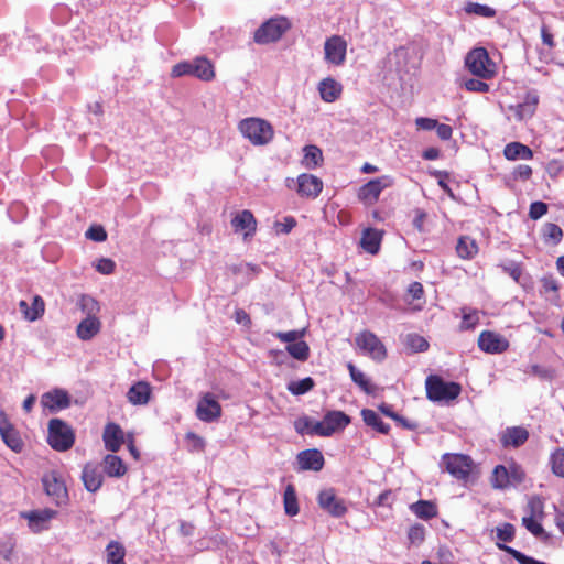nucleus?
Here are the masks:
<instances>
[{"instance_id":"nucleus-1","label":"nucleus","mask_w":564,"mask_h":564,"mask_svg":"<svg viewBox=\"0 0 564 564\" xmlns=\"http://www.w3.org/2000/svg\"><path fill=\"white\" fill-rule=\"evenodd\" d=\"M238 129L253 145H265L270 143L274 137L272 124L257 117L242 119L238 124Z\"/></svg>"},{"instance_id":"nucleus-2","label":"nucleus","mask_w":564,"mask_h":564,"mask_svg":"<svg viewBox=\"0 0 564 564\" xmlns=\"http://www.w3.org/2000/svg\"><path fill=\"white\" fill-rule=\"evenodd\" d=\"M47 443L57 452H66L75 443L74 430L61 419H51L47 426Z\"/></svg>"},{"instance_id":"nucleus-3","label":"nucleus","mask_w":564,"mask_h":564,"mask_svg":"<svg viewBox=\"0 0 564 564\" xmlns=\"http://www.w3.org/2000/svg\"><path fill=\"white\" fill-rule=\"evenodd\" d=\"M426 395L431 401L449 402L455 400L462 392V387L457 382H446L436 375H431L425 381Z\"/></svg>"},{"instance_id":"nucleus-4","label":"nucleus","mask_w":564,"mask_h":564,"mask_svg":"<svg viewBox=\"0 0 564 564\" xmlns=\"http://www.w3.org/2000/svg\"><path fill=\"white\" fill-rule=\"evenodd\" d=\"M465 65L473 75L482 79H490L496 75V64L485 47H476L468 52Z\"/></svg>"},{"instance_id":"nucleus-5","label":"nucleus","mask_w":564,"mask_h":564,"mask_svg":"<svg viewBox=\"0 0 564 564\" xmlns=\"http://www.w3.org/2000/svg\"><path fill=\"white\" fill-rule=\"evenodd\" d=\"M291 28L284 17L272 18L262 23L254 32L253 40L258 44H269L279 41Z\"/></svg>"},{"instance_id":"nucleus-6","label":"nucleus","mask_w":564,"mask_h":564,"mask_svg":"<svg viewBox=\"0 0 564 564\" xmlns=\"http://www.w3.org/2000/svg\"><path fill=\"white\" fill-rule=\"evenodd\" d=\"M44 492L52 499L56 507H64L69 501L68 490L64 479L56 470L44 473L41 478Z\"/></svg>"},{"instance_id":"nucleus-7","label":"nucleus","mask_w":564,"mask_h":564,"mask_svg":"<svg viewBox=\"0 0 564 564\" xmlns=\"http://www.w3.org/2000/svg\"><path fill=\"white\" fill-rule=\"evenodd\" d=\"M355 344L361 354L377 362L383 361L388 356L386 345L370 330L365 329L358 333L355 337Z\"/></svg>"},{"instance_id":"nucleus-8","label":"nucleus","mask_w":564,"mask_h":564,"mask_svg":"<svg viewBox=\"0 0 564 564\" xmlns=\"http://www.w3.org/2000/svg\"><path fill=\"white\" fill-rule=\"evenodd\" d=\"M394 185V178L391 175H381L364 184L358 191V199L365 205L376 204L383 189Z\"/></svg>"},{"instance_id":"nucleus-9","label":"nucleus","mask_w":564,"mask_h":564,"mask_svg":"<svg viewBox=\"0 0 564 564\" xmlns=\"http://www.w3.org/2000/svg\"><path fill=\"white\" fill-rule=\"evenodd\" d=\"M350 417L343 411H328L322 421H316L314 432L318 436H330L350 424Z\"/></svg>"},{"instance_id":"nucleus-10","label":"nucleus","mask_w":564,"mask_h":564,"mask_svg":"<svg viewBox=\"0 0 564 564\" xmlns=\"http://www.w3.org/2000/svg\"><path fill=\"white\" fill-rule=\"evenodd\" d=\"M291 183L296 184V193L300 197L306 199H315L323 191V181L313 174L302 173L297 176L296 182L293 178L286 180V186L291 187Z\"/></svg>"},{"instance_id":"nucleus-11","label":"nucleus","mask_w":564,"mask_h":564,"mask_svg":"<svg viewBox=\"0 0 564 564\" xmlns=\"http://www.w3.org/2000/svg\"><path fill=\"white\" fill-rule=\"evenodd\" d=\"M442 463L445 469L456 479H467L473 469V459L463 454H444Z\"/></svg>"},{"instance_id":"nucleus-12","label":"nucleus","mask_w":564,"mask_h":564,"mask_svg":"<svg viewBox=\"0 0 564 564\" xmlns=\"http://www.w3.org/2000/svg\"><path fill=\"white\" fill-rule=\"evenodd\" d=\"M57 514L58 512L51 508L21 512V517L28 521L30 531L35 534L47 531L51 528V521Z\"/></svg>"},{"instance_id":"nucleus-13","label":"nucleus","mask_w":564,"mask_h":564,"mask_svg":"<svg viewBox=\"0 0 564 564\" xmlns=\"http://www.w3.org/2000/svg\"><path fill=\"white\" fill-rule=\"evenodd\" d=\"M347 42L340 35H332L324 43V58L328 64L341 66L346 61Z\"/></svg>"},{"instance_id":"nucleus-14","label":"nucleus","mask_w":564,"mask_h":564,"mask_svg":"<svg viewBox=\"0 0 564 564\" xmlns=\"http://www.w3.org/2000/svg\"><path fill=\"white\" fill-rule=\"evenodd\" d=\"M478 348L491 355H498L509 349V340L501 334L494 330H482L478 337Z\"/></svg>"},{"instance_id":"nucleus-15","label":"nucleus","mask_w":564,"mask_h":564,"mask_svg":"<svg viewBox=\"0 0 564 564\" xmlns=\"http://www.w3.org/2000/svg\"><path fill=\"white\" fill-rule=\"evenodd\" d=\"M319 507L332 517L340 518L347 512V507L341 498H338L333 488H327L318 494Z\"/></svg>"},{"instance_id":"nucleus-16","label":"nucleus","mask_w":564,"mask_h":564,"mask_svg":"<svg viewBox=\"0 0 564 564\" xmlns=\"http://www.w3.org/2000/svg\"><path fill=\"white\" fill-rule=\"evenodd\" d=\"M221 412V405L209 392L200 398L196 408V416L207 423L218 420Z\"/></svg>"},{"instance_id":"nucleus-17","label":"nucleus","mask_w":564,"mask_h":564,"mask_svg":"<svg viewBox=\"0 0 564 564\" xmlns=\"http://www.w3.org/2000/svg\"><path fill=\"white\" fill-rule=\"evenodd\" d=\"M257 219L249 209L238 212L231 219V227L235 232H241L243 239L252 238L257 231Z\"/></svg>"},{"instance_id":"nucleus-18","label":"nucleus","mask_w":564,"mask_h":564,"mask_svg":"<svg viewBox=\"0 0 564 564\" xmlns=\"http://www.w3.org/2000/svg\"><path fill=\"white\" fill-rule=\"evenodd\" d=\"M0 435L6 445L12 451L15 453L22 451L23 441L3 411H0Z\"/></svg>"},{"instance_id":"nucleus-19","label":"nucleus","mask_w":564,"mask_h":564,"mask_svg":"<svg viewBox=\"0 0 564 564\" xmlns=\"http://www.w3.org/2000/svg\"><path fill=\"white\" fill-rule=\"evenodd\" d=\"M41 404L44 409H47L53 413L67 409L70 405V398L67 391L63 389H54L42 395Z\"/></svg>"},{"instance_id":"nucleus-20","label":"nucleus","mask_w":564,"mask_h":564,"mask_svg":"<svg viewBox=\"0 0 564 564\" xmlns=\"http://www.w3.org/2000/svg\"><path fill=\"white\" fill-rule=\"evenodd\" d=\"M539 100L540 98L536 91L530 90L525 94L522 102L514 106H509V110L514 113V117L518 121H522L524 119L531 118L535 113Z\"/></svg>"},{"instance_id":"nucleus-21","label":"nucleus","mask_w":564,"mask_h":564,"mask_svg":"<svg viewBox=\"0 0 564 564\" xmlns=\"http://www.w3.org/2000/svg\"><path fill=\"white\" fill-rule=\"evenodd\" d=\"M529 438V431L523 426H510L503 430L499 441L505 448H518Z\"/></svg>"},{"instance_id":"nucleus-22","label":"nucleus","mask_w":564,"mask_h":564,"mask_svg":"<svg viewBox=\"0 0 564 564\" xmlns=\"http://www.w3.org/2000/svg\"><path fill=\"white\" fill-rule=\"evenodd\" d=\"M102 441L106 449L116 453L124 443V433L117 423L110 422L105 426Z\"/></svg>"},{"instance_id":"nucleus-23","label":"nucleus","mask_w":564,"mask_h":564,"mask_svg":"<svg viewBox=\"0 0 564 564\" xmlns=\"http://www.w3.org/2000/svg\"><path fill=\"white\" fill-rule=\"evenodd\" d=\"M297 460L301 469L303 470L319 471L323 469L325 464L322 452L316 448L300 452Z\"/></svg>"},{"instance_id":"nucleus-24","label":"nucleus","mask_w":564,"mask_h":564,"mask_svg":"<svg viewBox=\"0 0 564 564\" xmlns=\"http://www.w3.org/2000/svg\"><path fill=\"white\" fill-rule=\"evenodd\" d=\"M319 96L325 102H335L343 94V85L333 77H326L318 83Z\"/></svg>"},{"instance_id":"nucleus-25","label":"nucleus","mask_w":564,"mask_h":564,"mask_svg":"<svg viewBox=\"0 0 564 564\" xmlns=\"http://www.w3.org/2000/svg\"><path fill=\"white\" fill-rule=\"evenodd\" d=\"M82 479L85 488L90 492H96L100 489L104 482V476L97 464L87 463L82 473Z\"/></svg>"},{"instance_id":"nucleus-26","label":"nucleus","mask_w":564,"mask_h":564,"mask_svg":"<svg viewBox=\"0 0 564 564\" xmlns=\"http://www.w3.org/2000/svg\"><path fill=\"white\" fill-rule=\"evenodd\" d=\"M151 387L145 381H138L127 392L128 401L133 405H145L151 398Z\"/></svg>"},{"instance_id":"nucleus-27","label":"nucleus","mask_w":564,"mask_h":564,"mask_svg":"<svg viewBox=\"0 0 564 564\" xmlns=\"http://www.w3.org/2000/svg\"><path fill=\"white\" fill-rule=\"evenodd\" d=\"M19 307L25 319L34 322L44 314L45 303L40 295H34L31 305L26 301H20Z\"/></svg>"},{"instance_id":"nucleus-28","label":"nucleus","mask_w":564,"mask_h":564,"mask_svg":"<svg viewBox=\"0 0 564 564\" xmlns=\"http://www.w3.org/2000/svg\"><path fill=\"white\" fill-rule=\"evenodd\" d=\"M104 473L111 478H120L127 474V466L123 460L115 455L107 454L102 459Z\"/></svg>"},{"instance_id":"nucleus-29","label":"nucleus","mask_w":564,"mask_h":564,"mask_svg":"<svg viewBox=\"0 0 564 564\" xmlns=\"http://www.w3.org/2000/svg\"><path fill=\"white\" fill-rule=\"evenodd\" d=\"M381 241L382 231L375 228H367L362 231L360 246L366 252L377 254L380 250Z\"/></svg>"},{"instance_id":"nucleus-30","label":"nucleus","mask_w":564,"mask_h":564,"mask_svg":"<svg viewBox=\"0 0 564 564\" xmlns=\"http://www.w3.org/2000/svg\"><path fill=\"white\" fill-rule=\"evenodd\" d=\"M193 76L203 80L210 82L215 78V67L206 57H196L192 61Z\"/></svg>"},{"instance_id":"nucleus-31","label":"nucleus","mask_w":564,"mask_h":564,"mask_svg":"<svg viewBox=\"0 0 564 564\" xmlns=\"http://www.w3.org/2000/svg\"><path fill=\"white\" fill-rule=\"evenodd\" d=\"M503 155L509 161L531 160L533 151L521 142H510L505 147Z\"/></svg>"},{"instance_id":"nucleus-32","label":"nucleus","mask_w":564,"mask_h":564,"mask_svg":"<svg viewBox=\"0 0 564 564\" xmlns=\"http://www.w3.org/2000/svg\"><path fill=\"white\" fill-rule=\"evenodd\" d=\"M410 510L422 520H431L437 517V506L430 500H419L410 505Z\"/></svg>"},{"instance_id":"nucleus-33","label":"nucleus","mask_w":564,"mask_h":564,"mask_svg":"<svg viewBox=\"0 0 564 564\" xmlns=\"http://www.w3.org/2000/svg\"><path fill=\"white\" fill-rule=\"evenodd\" d=\"M100 330V322L94 316L83 319L77 326V336L83 340H89Z\"/></svg>"},{"instance_id":"nucleus-34","label":"nucleus","mask_w":564,"mask_h":564,"mask_svg":"<svg viewBox=\"0 0 564 564\" xmlns=\"http://www.w3.org/2000/svg\"><path fill=\"white\" fill-rule=\"evenodd\" d=\"M456 252L460 259L470 260L478 253V245L470 237L462 236L457 240Z\"/></svg>"},{"instance_id":"nucleus-35","label":"nucleus","mask_w":564,"mask_h":564,"mask_svg":"<svg viewBox=\"0 0 564 564\" xmlns=\"http://www.w3.org/2000/svg\"><path fill=\"white\" fill-rule=\"evenodd\" d=\"M361 416L366 425L372 427L377 432L381 434H388L390 431V425L384 423L379 414L370 409H362Z\"/></svg>"},{"instance_id":"nucleus-36","label":"nucleus","mask_w":564,"mask_h":564,"mask_svg":"<svg viewBox=\"0 0 564 564\" xmlns=\"http://www.w3.org/2000/svg\"><path fill=\"white\" fill-rule=\"evenodd\" d=\"M304 156L302 160V164L306 169H316L323 162V153L322 150L316 145H305L303 149Z\"/></svg>"},{"instance_id":"nucleus-37","label":"nucleus","mask_w":564,"mask_h":564,"mask_svg":"<svg viewBox=\"0 0 564 564\" xmlns=\"http://www.w3.org/2000/svg\"><path fill=\"white\" fill-rule=\"evenodd\" d=\"M108 564H126V549L118 541H110L106 547Z\"/></svg>"},{"instance_id":"nucleus-38","label":"nucleus","mask_w":564,"mask_h":564,"mask_svg":"<svg viewBox=\"0 0 564 564\" xmlns=\"http://www.w3.org/2000/svg\"><path fill=\"white\" fill-rule=\"evenodd\" d=\"M490 484L495 489H506L510 486L509 469L503 465H497L491 474Z\"/></svg>"},{"instance_id":"nucleus-39","label":"nucleus","mask_w":564,"mask_h":564,"mask_svg":"<svg viewBox=\"0 0 564 564\" xmlns=\"http://www.w3.org/2000/svg\"><path fill=\"white\" fill-rule=\"evenodd\" d=\"M347 368L349 370V375L351 380L366 393L370 394L373 392V386L370 383V380L367 378V376L358 370L354 364L349 362L347 365Z\"/></svg>"},{"instance_id":"nucleus-40","label":"nucleus","mask_w":564,"mask_h":564,"mask_svg":"<svg viewBox=\"0 0 564 564\" xmlns=\"http://www.w3.org/2000/svg\"><path fill=\"white\" fill-rule=\"evenodd\" d=\"M284 510L288 516H296L300 511L296 491L293 485H288L283 495Z\"/></svg>"},{"instance_id":"nucleus-41","label":"nucleus","mask_w":564,"mask_h":564,"mask_svg":"<svg viewBox=\"0 0 564 564\" xmlns=\"http://www.w3.org/2000/svg\"><path fill=\"white\" fill-rule=\"evenodd\" d=\"M464 11L467 14H474L482 18H494L497 14V11L494 8L471 1L465 3Z\"/></svg>"},{"instance_id":"nucleus-42","label":"nucleus","mask_w":564,"mask_h":564,"mask_svg":"<svg viewBox=\"0 0 564 564\" xmlns=\"http://www.w3.org/2000/svg\"><path fill=\"white\" fill-rule=\"evenodd\" d=\"M286 351L296 360L305 361L310 357V347L306 341L297 340L286 346Z\"/></svg>"},{"instance_id":"nucleus-43","label":"nucleus","mask_w":564,"mask_h":564,"mask_svg":"<svg viewBox=\"0 0 564 564\" xmlns=\"http://www.w3.org/2000/svg\"><path fill=\"white\" fill-rule=\"evenodd\" d=\"M542 237H543L544 241H546V242L550 241L553 245H557L561 242V240L563 238V230L556 224L546 223L542 229Z\"/></svg>"},{"instance_id":"nucleus-44","label":"nucleus","mask_w":564,"mask_h":564,"mask_svg":"<svg viewBox=\"0 0 564 564\" xmlns=\"http://www.w3.org/2000/svg\"><path fill=\"white\" fill-rule=\"evenodd\" d=\"M550 465L552 473L564 478V447H557L550 456Z\"/></svg>"},{"instance_id":"nucleus-45","label":"nucleus","mask_w":564,"mask_h":564,"mask_svg":"<svg viewBox=\"0 0 564 564\" xmlns=\"http://www.w3.org/2000/svg\"><path fill=\"white\" fill-rule=\"evenodd\" d=\"M479 324V315L477 310L467 307L462 308L460 330L474 329Z\"/></svg>"},{"instance_id":"nucleus-46","label":"nucleus","mask_w":564,"mask_h":564,"mask_svg":"<svg viewBox=\"0 0 564 564\" xmlns=\"http://www.w3.org/2000/svg\"><path fill=\"white\" fill-rule=\"evenodd\" d=\"M314 380L311 377H306L299 381H292L288 386V390L294 395H301L314 388Z\"/></svg>"},{"instance_id":"nucleus-47","label":"nucleus","mask_w":564,"mask_h":564,"mask_svg":"<svg viewBox=\"0 0 564 564\" xmlns=\"http://www.w3.org/2000/svg\"><path fill=\"white\" fill-rule=\"evenodd\" d=\"M406 345L413 352H423L429 349L427 340L417 334L408 335Z\"/></svg>"},{"instance_id":"nucleus-48","label":"nucleus","mask_w":564,"mask_h":564,"mask_svg":"<svg viewBox=\"0 0 564 564\" xmlns=\"http://www.w3.org/2000/svg\"><path fill=\"white\" fill-rule=\"evenodd\" d=\"M522 525L536 538H540L542 535H545V538H547V534H545V531L542 524L539 522L538 518L523 517Z\"/></svg>"},{"instance_id":"nucleus-49","label":"nucleus","mask_w":564,"mask_h":564,"mask_svg":"<svg viewBox=\"0 0 564 564\" xmlns=\"http://www.w3.org/2000/svg\"><path fill=\"white\" fill-rule=\"evenodd\" d=\"M315 421H313L312 419H310L308 416H302V417H299L295 422H294V427H295V431L303 435V434H310V435H316V433L314 432V425H315Z\"/></svg>"},{"instance_id":"nucleus-50","label":"nucleus","mask_w":564,"mask_h":564,"mask_svg":"<svg viewBox=\"0 0 564 564\" xmlns=\"http://www.w3.org/2000/svg\"><path fill=\"white\" fill-rule=\"evenodd\" d=\"M496 533L499 541L507 543L513 541L516 529L513 524L505 522L500 527H497Z\"/></svg>"},{"instance_id":"nucleus-51","label":"nucleus","mask_w":564,"mask_h":564,"mask_svg":"<svg viewBox=\"0 0 564 564\" xmlns=\"http://www.w3.org/2000/svg\"><path fill=\"white\" fill-rule=\"evenodd\" d=\"M304 336V330H289V332H276L274 337L281 340L282 343H288V345L296 343L300 338Z\"/></svg>"},{"instance_id":"nucleus-52","label":"nucleus","mask_w":564,"mask_h":564,"mask_svg":"<svg viewBox=\"0 0 564 564\" xmlns=\"http://www.w3.org/2000/svg\"><path fill=\"white\" fill-rule=\"evenodd\" d=\"M85 236L93 241L102 242L107 239V231L102 226L95 225L88 228Z\"/></svg>"},{"instance_id":"nucleus-53","label":"nucleus","mask_w":564,"mask_h":564,"mask_svg":"<svg viewBox=\"0 0 564 564\" xmlns=\"http://www.w3.org/2000/svg\"><path fill=\"white\" fill-rule=\"evenodd\" d=\"M530 373L542 379L551 381L555 377V371L551 368H545L539 365H532L530 367Z\"/></svg>"},{"instance_id":"nucleus-54","label":"nucleus","mask_w":564,"mask_h":564,"mask_svg":"<svg viewBox=\"0 0 564 564\" xmlns=\"http://www.w3.org/2000/svg\"><path fill=\"white\" fill-rule=\"evenodd\" d=\"M408 538L411 543L420 544L425 538V528L422 524H413L408 531Z\"/></svg>"},{"instance_id":"nucleus-55","label":"nucleus","mask_w":564,"mask_h":564,"mask_svg":"<svg viewBox=\"0 0 564 564\" xmlns=\"http://www.w3.org/2000/svg\"><path fill=\"white\" fill-rule=\"evenodd\" d=\"M465 88L468 91L474 93H487L489 91V85L480 79L470 78L464 83Z\"/></svg>"},{"instance_id":"nucleus-56","label":"nucleus","mask_w":564,"mask_h":564,"mask_svg":"<svg viewBox=\"0 0 564 564\" xmlns=\"http://www.w3.org/2000/svg\"><path fill=\"white\" fill-rule=\"evenodd\" d=\"M15 549V541L13 538L9 536L6 540L0 542V555L6 560L10 561Z\"/></svg>"},{"instance_id":"nucleus-57","label":"nucleus","mask_w":564,"mask_h":564,"mask_svg":"<svg viewBox=\"0 0 564 564\" xmlns=\"http://www.w3.org/2000/svg\"><path fill=\"white\" fill-rule=\"evenodd\" d=\"M547 204L543 202H533L530 205L529 216L531 219L536 220L547 213Z\"/></svg>"},{"instance_id":"nucleus-58","label":"nucleus","mask_w":564,"mask_h":564,"mask_svg":"<svg viewBox=\"0 0 564 564\" xmlns=\"http://www.w3.org/2000/svg\"><path fill=\"white\" fill-rule=\"evenodd\" d=\"M532 173H533V171H532L531 166L525 165V164H520L513 170L512 177L516 181H528L531 178Z\"/></svg>"},{"instance_id":"nucleus-59","label":"nucleus","mask_w":564,"mask_h":564,"mask_svg":"<svg viewBox=\"0 0 564 564\" xmlns=\"http://www.w3.org/2000/svg\"><path fill=\"white\" fill-rule=\"evenodd\" d=\"M193 66L192 62H181L173 66L171 75L173 77H181L185 75L193 76Z\"/></svg>"},{"instance_id":"nucleus-60","label":"nucleus","mask_w":564,"mask_h":564,"mask_svg":"<svg viewBox=\"0 0 564 564\" xmlns=\"http://www.w3.org/2000/svg\"><path fill=\"white\" fill-rule=\"evenodd\" d=\"M95 268L102 274H111L116 269V263L109 258H101L97 261Z\"/></svg>"},{"instance_id":"nucleus-61","label":"nucleus","mask_w":564,"mask_h":564,"mask_svg":"<svg viewBox=\"0 0 564 564\" xmlns=\"http://www.w3.org/2000/svg\"><path fill=\"white\" fill-rule=\"evenodd\" d=\"M508 469L510 475V485L521 484L524 480L525 473L520 466L512 464Z\"/></svg>"},{"instance_id":"nucleus-62","label":"nucleus","mask_w":564,"mask_h":564,"mask_svg":"<svg viewBox=\"0 0 564 564\" xmlns=\"http://www.w3.org/2000/svg\"><path fill=\"white\" fill-rule=\"evenodd\" d=\"M530 516L533 518L542 519L543 517V502L539 498H533L529 501Z\"/></svg>"},{"instance_id":"nucleus-63","label":"nucleus","mask_w":564,"mask_h":564,"mask_svg":"<svg viewBox=\"0 0 564 564\" xmlns=\"http://www.w3.org/2000/svg\"><path fill=\"white\" fill-rule=\"evenodd\" d=\"M414 218H413V227L419 232H425L424 224L427 219V214L423 209H415L414 212Z\"/></svg>"},{"instance_id":"nucleus-64","label":"nucleus","mask_w":564,"mask_h":564,"mask_svg":"<svg viewBox=\"0 0 564 564\" xmlns=\"http://www.w3.org/2000/svg\"><path fill=\"white\" fill-rule=\"evenodd\" d=\"M415 126L419 130L430 131L435 129L437 120L432 118L419 117L415 119Z\"/></svg>"}]
</instances>
